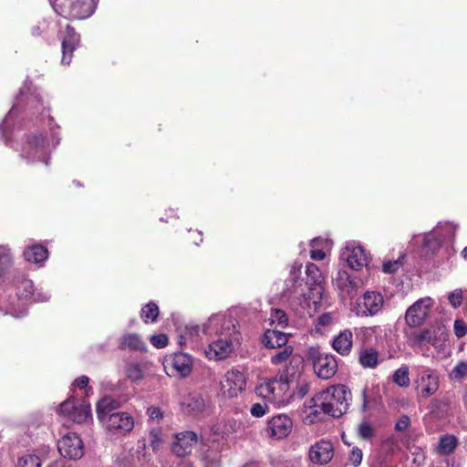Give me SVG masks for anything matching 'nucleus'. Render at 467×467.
<instances>
[{
    "mask_svg": "<svg viewBox=\"0 0 467 467\" xmlns=\"http://www.w3.org/2000/svg\"><path fill=\"white\" fill-rule=\"evenodd\" d=\"M333 284L342 297H351L364 285V280L349 275L346 270H339L333 279Z\"/></svg>",
    "mask_w": 467,
    "mask_h": 467,
    "instance_id": "a211bd4d",
    "label": "nucleus"
},
{
    "mask_svg": "<svg viewBox=\"0 0 467 467\" xmlns=\"http://www.w3.org/2000/svg\"><path fill=\"white\" fill-rule=\"evenodd\" d=\"M24 258L28 263L41 265L48 257L47 249L41 244L28 246L23 253Z\"/></svg>",
    "mask_w": 467,
    "mask_h": 467,
    "instance_id": "473e14b6",
    "label": "nucleus"
},
{
    "mask_svg": "<svg viewBox=\"0 0 467 467\" xmlns=\"http://www.w3.org/2000/svg\"><path fill=\"white\" fill-rule=\"evenodd\" d=\"M212 431L201 453V462L203 467H221V452L225 445L224 436L219 431V428H213Z\"/></svg>",
    "mask_w": 467,
    "mask_h": 467,
    "instance_id": "423d86ee",
    "label": "nucleus"
},
{
    "mask_svg": "<svg viewBox=\"0 0 467 467\" xmlns=\"http://www.w3.org/2000/svg\"><path fill=\"white\" fill-rule=\"evenodd\" d=\"M462 255L467 261V246L462 251Z\"/></svg>",
    "mask_w": 467,
    "mask_h": 467,
    "instance_id": "338daca9",
    "label": "nucleus"
},
{
    "mask_svg": "<svg viewBox=\"0 0 467 467\" xmlns=\"http://www.w3.org/2000/svg\"><path fill=\"white\" fill-rule=\"evenodd\" d=\"M98 0H76L70 8V16L76 19L89 17L96 9Z\"/></svg>",
    "mask_w": 467,
    "mask_h": 467,
    "instance_id": "cd10ccee",
    "label": "nucleus"
},
{
    "mask_svg": "<svg viewBox=\"0 0 467 467\" xmlns=\"http://www.w3.org/2000/svg\"><path fill=\"white\" fill-rule=\"evenodd\" d=\"M17 301L16 304L12 302L6 307V314L15 317H22L26 314V301L34 296V301L43 302L48 300L50 296L47 293H37L34 295L33 282L26 278H22L16 285Z\"/></svg>",
    "mask_w": 467,
    "mask_h": 467,
    "instance_id": "39448f33",
    "label": "nucleus"
},
{
    "mask_svg": "<svg viewBox=\"0 0 467 467\" xmlns=\"http://www.w3.org/2000/svg\"><path fill=\"white\" fill-rule=\"evenodd\" d=\"M467 377V361L459 362L450 372L449 378L452 380H461Z\"/></svg>",
    "mask_w": 467,
    "mask_h": 467,
    "instance_id": "a18cd8bd",
    "label": "nucleus"
},
{
    "mask_svg": "<svg viewBox=\"0 0 467 467\" xmlns=\"http://www.w3.org/2000/svg\"><path fill=\"white\" fill-rule=\"evenodd\" d=\"M167 374L178 378L188 377L192 370V357L185 353H175L165 360Z\"/></svg>",
    "mask_w": 467,
    "mask_h": 467,
    "instance_id": "f3484780",
    "label": "nucleus"
},
{
    "mask_svg": "<svg viewBox=\"0 0 467 467\" xmlns=\"http://www.w3.org/2000/svg\"><path fill=\"white\" fill-rule=\"evenodd\" d=\"M448 300L452 307H459L462 302V291L461 289H455L451 292L448 296Z\"/></svg>",
    "mask_w": 467,
    "mask_h": 467,
    "instance_id": "09e8293b",
    "label": "nucleus"
},
{
    "mask_svg": "<svg viewBox=\"0 0 467 467\" xmlns=\"http://www.w3.org/2000/svg\"><path fill=\"white\" fill-rule=\"evenodd\" d=\"M59 412L77 423H84L91 420L90 405L84 400L74 398L61 403Z\"/></svg>",
    "mask_w": 467,
    "mask_h": 467,
    "instance_id": "ddd939ff",
    "label": "nucleus"
},
{
    "mask_svg": "<svg viewBox=\"0 0 467 467\" xmlns=\"http://www.w3.org/2000/svg\"><path fill=\"white\" fill-rule=\"evenodd\" d=\"M47 467H69L67 465L66 462L62 460H57L50 463Z\"/></svg>",
    "mask_w": 467,
    "mask_h": 467,
    "instance_id": "e2e57ef3",
    "label": "nucleus"
},
{
    "mask_svg": "<svg viewBox=\"0 0 467 467\" xmlns=\"http://www.w3.org/2000/svg\"><path fill=\"white\" fill-rule=\"evenodd\" d=\"M198 436L195 432L186 431L176 435V441L172 442L171 450L179 457L189 454L197 443Z\"/></svg>",
    "mask_w": 467,
    "mask_h": 467,
    "instance_id": "b1692460",
    "label": "nucleus"
},
{
    "mask_svg": "<svg viewBox=\"0 0 467 467\" xmlns=\"http://www.w3.org/2000/svg\"><path fill=\"white\" fill-rule=\"evenodd\" d=\"M271 324H276L281 327H285L288 325V317L282 309H273L270 316Z\"/></svg>",
    "mask_w": 467,
    "mask_h": 467,
    "instance_id": "a19ab883",
    "label": "nucleus"
},
{
    "mask_svg": "<svg viewBox=\"0 0 467 467\" xmlns=\"http://www.w3.org/2000/svg\"><path fill=\"white\" fill-rule=\"evenodd\" d=\"M317 394L328 416L338 418L348 411L351 392L345 385H333Z\"/></svg>",
    "mask_w": 467,
    "mask_h": 467,
    "instance_id": "20e7f679",
    "label": "nucleus"
},
{
    "mask_svg": "<svg viewBox=\"0 0 467 467\" xmlns=\"http://www.w3.org/2000/svg\"><path fill=\"white\" fill-rule=\"evenodd\" d=\"M410 420L408 416L401 417L396 423V429L398 431H404L410 425Z\"/></svg>",
    "mask_w": 467,
    "mask_h": 467,
    "instance_id": "bf43d9fd",
    "label": "nucleus"
},
{
    "mask_svg": "<svg viewBox=\"0 0 467 467\" xmlns=\"http://www.w3.org/2000/svg\"><path fill=\"white\" fill-rule=\"evenodd\" d=\"M433 467H450L448 462H441L439 465Z\"/></svg>",
    "mask_w": 467,
    "mask_h": 467,
    "instance_id": "774afa93",
    "label": "nucleus"
},
{
    "mask_svg": "<svg viewBox=\"0 0 467 467\" xmlns=\"http://www.w3.org/2000/svg\"><path fill=\"white\" fill-rule=\"evenodd\" d=\"M349 462L355 466H358L361 462H362V459H363V453H362V451L358 448V447H354L352 450H351V452L349 454Z\"/></svg>",
    "mask_w": 467,
    "mask_h": 467,
    "instance_id": "603ef678",
    "label": "nucleus"
},
{
    "mask_svg": "<svg viewBox=\"0 0 467 467\" xmlns=\"http://www.w3.org/2000/svg\"><path fill=\"white\" fill-rule=\"evenodd\" d=\"M439 388L440 378L434 369L424 368L418 371L414 379V389L418 398L426 400L433 396Z\"/></svg>",
    "mask_w": 467,
    "mask_h": 467,
    "instance_id": "6e6552de",
    "label": "nucleus"
},
{
    "mask_svg": "<svg viewBox=\"0 0 467 467\" xmlns=\"http://www.w3.org/2000/svg\"><path fill=\"white\" fill-rule=\"evenodd\" d=\"M126 376L131 381H138L143 378L141 367L138 363H130L126 368Z\"/></svg>",
    "mask_w": 467,
    "mask_h": 467,
    "instance_id": "c03bdc74",
    "label": "nucleus"
},
{
    "mask_svg": "<svg viewBox=\"0 0 467 467\" xmlns=\"http://www.w3.org/2000/svg\"><path fill=\"white\" fill-rule=\"evenodd\" d=\"M306 357L312 362L315 373L319 379H330L337 371V361L335 356L320 352L317 348L307 349Z\"/></svg>",
    "mask_w": 467,
    "mask_h": 467,
    "instance_id": "0eeeda50",
    "label": "nucleus"
},
{
    "mask_svg": "<svg viewBox=\"0 0 467 467\" xmlns=\"http://www.w3.org/2000/svg\"><path fill=\"white\" fill-rule=\"evenodd\" d=\"M60 455L70 460L80 459L84 454V445L79 436L74 432L64 435L57 441Z\"/></svg>",
    "mask_w": 467,
    "mask_h": 467,
    "instance_id": "dca6fc26",
    "label": "nucleus"
},
{
    "mask_svg": "<svg viewBox=\"0 0 467 467\" xmlns=\"http://www.w3.org/2000/svg\"><path fill=\"white\" fill-rule=\"evenodd\" d=\"M317 393L312 399L306 401L302 409V418L306 424H313L320 421L327 414V409L321 406V401Z\"/></svg>",
    "mask_w": 467,
    "mask_h": 467,
    "instance_id": "4be33fe9",
    "label": "nucleus"
},
{
    "mask_svg": "<svg viewBox=\"0 0 467 467\" xmlns=\"http://www.w3.org/2000/svg\"><path fill=\"white\" fill-rule=\"evenodd\" d=\"M293 425V420L288 415L279 413L267 420L264 431L270 440L280 441L289 436Z\"/></svg>",
    "mask_w": 467,
    "mask_h": 467,
    "instance_id": "f8f14e48",
    "label": "nucleus"
},
{
    "mask_svg": "<svg viewBox=\"0 0 467 467\" xmlns=\"http://www.w3.org/2000/svg\"><path fill=\"white\" fill-rule=\"evenodd\" d=\"M410 372L407 366H401L393 374V382L401 388H407L410 385Z\"/></svg>",
    "mask_w": 467,
    "mask_h": 467,
    "instance_id": "e433bc0d",
    "label": "nucleus"
},
{
    "mask_svg": "<svg viewBox=\"0 0 467 467\" xmlns=\"http://www.w3.org/2000/svg\"><path fill=\"white\" fill-rule=\"evenodd\" d=\"M287 335L275 329H267L263 337V344L267 348H276L285 346L287 343Z\"/></svg>",
    "mask_w": 467,
    "mask_h": 467,
    "instance_id": "2f4dec72",
    "label": "nucleus"
},
{
    "mask_svg": "<svg viewBox=\"0 0 467 467\" xmlns=\"http://www.w3.org/2000/svg\"><path fill=\"white\" fill-rule=\"evenodd\" d=\"M49 150V142L45 140L42 135H35L30 136L23 145L21 156L31 162L41 161L47 164Z\"/></svg>",
    "mask_w": 467,
    "mask_h": 467,
    "instance_id": "9b49d317",
    "label": "nucleus"
},
{
    "mask_svg": "<svg viewBox=\"0 0 467 467\" xmlns=\"http://www.w3.org/2000/svg\"><path fill=\"white\" fill-rule=\"evenodd\" d=\"M446 339L447 333L443 326L433 327L415 332L411 337L414 344H430L434 348H441Z\"/></svg>",
    "mask_w": 467,
    "mask_h": 467,
    "instance_id": "aec40b11",
    "label": "nucleus"
},
{
    "mask_svg": "<svg viewBox=\"0 0 467 467\" xmlns=\"http://www.w3.org/2000/svg\"><path fill=\"white\" fill-rule=\"evenodd\" d=\"M410 454L412 455V462L417 466V467H420L424 464L425 462V451H423L422 448L420 447H417V446H412L410 449Z\"/></svg>",
    "mask_w": 467,
    "mask_h": 467,
    "instance_id": "49530a36",
    "label": "nucleus"
},
{
    "mask_svg": "<svg viewBox=\"0 0 467 467\" xmlns=\"http://www.w3.org/2000/svg\"><path fill=\"white\" fill-rule=\"evenodd\" d=\"M88 378L86 377V376H81L79 378H78L75 381H74V386L75 387H78L79 389H84L88 386Z\"/></svg>",
    "mask_w": 467,
    "mask_h": 467,
    "instance_id": "052dcab7",
    "label": "nucleus"
},
{
    "mask_svg": "<svg viewBox=\"0 0 467 467\" xmlns=\"http://www.w3.org/2000/svg\"><path fill=\"white\" fill-rule=\"evenodd\" d=\"M150 343L157 348H162L168 344V337L164 334L154 335L150 338Z\"/></svg>",
    "mask_w": 467,
    "mask_h": 467,
    "instance_id": "3c124183",
    "label": "nucleus"
},
{
    "mask_svg": "<svg viewBox=\"0 0 467 467\" xmlns=\"http://www.w3.org/2000/svg\"><path fill=\"white\" fill-rule=\"evenodd\" d=\"M384 297L377 291H367L357 300V315L360 317L375 316L381 311Z\"/></svg>",
    "mask_w": 467,
    "mask_h": 467,
    "instance_id": "2eb2a0df",
    "label": "nucleus"
},
{
    "mask_svg": "<svg viewBox=\"0 0 467 467\" xmlns=\"http://www.w3.org/2000/svg\"><path fill=\"white\" fill-rule=\"evenodd\" d=\"M14 265V256L9 247L0 245V278L5 276Z\"/></svg>",
    "mask_w": 467,
    "mask_h": 467,
    "instance_id": "f704fd0d",
    "label": "nucleus"
},
{
    "mask_svg": "<svg viewBox=\"0 0 467 467\" xmlns=\"http://www.w3.org/2000/svg\"><path fill=\"white\" fill-rule=\"evenodd\" d=\"M183 410L189 413H197L203 410L205 403L204 400L197 395L191 394L182 402Z\"/></svg>",
    "mask_w": 467,
    "mask_h": 467,
    "instance_id": "72a5a7b5",
    "label": "nucleus"
},
{
    "mask_svg": "<svg viewBox=\"0 0 467 467\" xmlns=\"http://www.w3.org/2000/svg\"><path fill=\"white\" fill-rule=\"evenodd\" d=\"M236 325L237 321L225 314H214L202 325L203 334L217 337L204 349L205 357L208 359L224 360L233 353L241 339Z\"/></svg>",
    "mask_w": 467,
    "mask_h": 467,
    "instance_id": "f03ea898",
    "label": "nucleus"
},
{
    "mask_svg": "<svg viewBox=\"0 0 467 467\" xmlns=\"http://www.w3.org/2000/svg\"><path fill=\"white\" fill-rule=\"evenodd\" d=\"M296 374L284 371L273 379H263L255 388V393L268 403L284 407L290 403L295 392L292 384Z\"/></svg>",
    "mask_w": 467,
    "mask_h": 467,
    "instance_id": "7ed1b4c3",
    "label": "nucleus"
},
{
    "mask_svg": "<svg viewBox=\"0 0 467 467\" xmlns=\"http://www.w3.org/2000/svg\"><path fill=\"white\" fill-rule=\"evenodd\" d=\"M334 455L333 444L328 441H319L311 446L309 450V459L316 464H327Z\"/></svg>",
    "mask_w": 467,
    "mask_h": 467,
    "instance_id": "5701e85b",
    "label": "nucleus"
},
{
    "mask_svg": "<svg viewBox=\"0 0 467 467\" xmlns=\"http://www.w3.org/2000/svg\"><path fill=\"white\" fill-rule=\"evenodd\" d=\"M16 467H41V461L35 454H26L18 459Z\"/></svg>",
    "mask_w": 467,
    "mask_h": 467,
    "instance_id": "37998d69",
    "label": "nucleus"
},
{
    "mask_svg": "<svg viewBox=\"0 0 467 467\" xmlns=\"http://www.w3.org/2000/svg\"><path fill=\"white\" fill-rule=\"evenodd\" d=\"M432 306L433 300L431 297L419 299L408 308L405 315L406 323L413 327L420 326L428 317Z\"/></svg>",
    "mask_w": 467,
    "mask_h": 467,
    "instance_id": "6ab92c4d",
    "label": "nucleus"
},
{
    "mask_svg": "<svg viewBox=\"0 0 467 467\" xmlns=\"http://www.w3.org/2000/svg\"><path fill=\"white\" fill-rule=\"evenodd\" d=\"M118 347L121 350L145 351L146 343L137 333H125L118 340Z\"/></svg>",
    "mask_w": 467,
    "mask_h": 467,
    "instance_id": "bb28decb",
    "label": "nucleus"
},
{
    "mask_svg": "<svg viewBox=\"0 0 467 467\" xmlns=\"http://www.w3.org/2000/svg\"><path fill=\"white\" fill-rule=\"evenodd\" d=\"M337 316L336 312H324L314 321L312 332L317 335H324L337 323Z\"/></svg>",
    "mask_w": 467,
    "mask_h": 467,
    "instance_id": "c756f323",
    "label": "nucleus"
},
{
    "mask_svg": "<svg viewBox=\"0 0 467 467\" xmlns=\"http://www.w3.org/2000/svg\"><path fill=\"white\" fill-rule=\"evenodd\" d=\"M340 259L345 261L352 270L360 271L368 268L370 255L358 243L351 241L348 242L342 249Z\"/></svg>",
    "mask_w": 467,
    "mask_h": 467,
    "instance_id": "1a4fd4ad",
    "label": "nucleus"
},
{
    "mask_svg": "<svg viewBox=\"0 0 467 467\" xmlns=\"http://www.w3.org/2000/svg\"><path fill=\"white\" fill-rule=\"evenodd\" d=\"M293 353V348L291 346H285V348L276 352L271 357V362L274 365H281L285 363Z\"/></svg>",
    "mask_w": 467,
    "mask_h": 467,
    "instance_id": "ea45409f",
    "label": "nucleus"
},
{
    "mask_svg": "<svg viewBox=\"0 0 467 467\" xmlns=\"http://www.w3.org/2000/svg\"><path fill=\"white\" fill-rule=\"evenodd\" d=\"M107 432L112 436H125L134 428L133 417L126 411H119L101 422Z\"/></svg>",
    "mask_w": 467,
    "mask_h": 467,
    "instance_id": "4468645a",
    "label": "nucleus"
},
{
    "mask_svg": "<svg viewBox=\"0 0 467 467\" xmlns=\"http://www.w3.org/2000/svg\"><path fill=\"white\" fill-rule=\"evenodd\" d=\"M456 226L451 223H439L432 231L422 236L423 246L431 251L436 250L441 241L453 234Z\"/></svg>",
    "mask_w": 467,
    "mask_h": 467,
    "instance_id": "412c9836",
    "label": "nucleus"
},
{
    "mask_svg": "<svg viewBox=\"0 0 467 467\" xmlns=\"http://www.w3.org/2000/svg\"><path fill=\"white\" fill-rule=\"evenodd\" d=\"M177 467H194L191 462H182Z\"/></svg>",
    "mask_w": 467,
    "mask_h": 467,
    "instance_id": "0e129e2a",
    "label": "nucleus"
},
{
    "mask_svg": "<svg viewBox=\"0 0 467 467\" xmlns=\"http://www.w3.org/2000/svg\"><path fill=\"white\" fill-rule=\"evenodd\" d=\"M148 440L152 450L157 451L162 443L161 430H151L149 433Z\"/></svg>",
    "mask_w": 467,
    "mask_h": 467,
    "instance_id": "de8ad7c7",
    "label": "nucleus"
},
{
    "mask_svg": "<svg viewBox=\"0 0 467 467\" xmlns=\"http://www.w3.org/2000/svg\"><path fill=\"white\" fill-rule=\"evenodd\" d=\"M358 363L363 368L374 369L380 363L379 352L372 347H364L358 353Z\"/></svg>",
    "mask_w": 467,
    "mask_h": 467,
    "instance_id": "c85d7f7f",
    "label": "nucleus"
},
{
    "mask_svg": "<svg viewBox=\"0 0 467 467\" xmlns=\"http://www.w3.org/2000/svg\"><path fill=\"white\" fill-rule=\"evenodd\" d=\"M15 110V109L13 108L9 112L8 114L6 115L5 120H4V124L3 125H5L9 119V118L12 116L13 114V111Z\"/></svg>",
    "mask_w": 467,
    "mask_h": 467,
    "instance_id": "69168bd1",
    "label": "nucleus"
},
{
    "mask_svg": "<svg viewBox=\"0 0 467 467\" xmlns=\"http://www.w3.org/2000/svg\"><path fill=\"white\" fill-rule=\"evenodd\" d=\"M310 390V385L306 381H303L297 385L296 395L299 399H303Z\"/></svg>",
    "mask_w": 467,
    "mask_h": 467,
    "instance_id": "6e6d98bb",
    "label": "nucleus"
},
{
    "mask_svg": "<svg viewBox=\"0 0 467 467\" xmlns=\"http://www.w3.org/2000/svg\"><path fill=\"white\" fill-rule=\"evenodd\" d=\"M457 441L453 436H443L441 438L438 451L440 453L447 455L451 453L456 447Z\"/></svg>",
    "mask_w": 467,
    "mask_h": 467,
    "instance_id": "58836bf2",
    "label": "nucleus"
},
{
    "mask_svg": "<svg viewBox=\"0 0 467 467\" xmlns=\"http://www.w3.org/2000/svg\"><path fill=\"white\" fill-rule=\"evenodd\" d=\"M327 241L321 238H314L310 241V247L311 248H324V245L326 244Z\"/></svg>",
    "mask_w": 467,
    "mask_h": 467,
    "instance_id": "680f3d73",
    "label": "nucleus"
},
{
    "mask_svg": "<svg viewBox=\"0 0 467 467\" xmlns=\"http://www.w3.org/2000/svg\"><path fill=\"white\" fill-rule=\"evenodd\" d=\"M310 257L313 260L321 261V260L325 259L326 253L321 248H311Z\"/></svg>",
    "mask_w": 467,
    "mask_h": 467,
    "instance_id": "13d9d810",
    "label": "nucleus"
},
{
    "mask_svg": "<svg viewBox=\"0 0 467 467\" xmlns=\"http://www.w3.org/2000/svg\"><path fill=\"white\" fill-rule=\"evenodd\" d=\"M148 414L150 417V420H157L159 421L162 418V412L160 408L158 407H150L148 409Z\"/></svg>",
    "mask_w": 467,
    "mask_h": 467,
    "instance_id": "4d7b16f0",
    "label": "nucleus"
},
{
    "mask_svg": "<svg viewBox=\"0 0 467 467\" xmlns=\"http://www.w3.org/2000/svg\"><path fill=\"white\" fill-rule=\"evenodd\" d=\"M353 347V333L350 329H344L336 336L332 342L333 349L341 356H348Z\"/></svg>",
    "mask_w": 467,
    "mask_h": 467,
    "instance_id": "a878e982",
    "label": "nucleus"
},
{
    "mask_svg": "<svg viewBox=\"0 0 467 467\" xmlns=\"http://www.w3.org/2000/svg\"><path fill=\"white\" fill-rule=\"evenodd\" d=\"M246 387V378L238 369L228 370L220 381L219 395L232 399L241 394Z\"/></svg>",
    "mask_w": 467,
    "mask_h": 467,
    "instance_id": "9d476101",
    "label": "nucleus"
},
{
    "mask_svg": "<svg viewBox=\"0 0 467 467\" xmlns=\"http://www.w3.org/2000/svg\"><path fill=\"white\" fill-rule=\"evenodd\" d=\"M66 36L62 40V59L64 65H69L73 51L79 43V36L75 32L74 28L67 26Z\"/></svg>",
    "mask_w": 467,
    "mask_h": 467,
    "instance_id": "393cba45",
    "label": "nucleus"
},
{
    "mask_svg": "<svg viewBox=\"0 0 467 467\" xmlns=\"http://www.w3.org/2000/svg\"><path fill=\"white\" fill-rule=\"evenodd\" d=\"M268 411L266 404L254 403L250 409V412L254 417L260 418L265 415Z\"/></svg>",
    "mask_w": 467,
    "mask_h": 467,
    "instance_id": "8fccbe9b",
    "label": "nucleus"
},
{
    "mask_svg": "<svg viewBox=\"0 0 467 467\" xmlns=\"http://www.w3.org/2000/svg\"><path fill=\"white\" fill-rule=\"evenodd\" d=\"M453 330L457 337H462L467 334V326L462 320L457 319L454 321Z\"/></svg>",
    "mask_w": 467,
    "mask_h": 467,
    "instance_id": "5fc2aeb1",
    "label": "nucleus"
},
{
    "mask_svg": "<svg viewBox=\"0 0 467 467\" xmlns=\"http://www.w3.org/2000/svg\"><path fill=\"white\" fill-rule=\"evenodd\" d=\"M159 316V307L153 303L150 302L141 309L140 317L145 323L149 321L154 322Z\"/></svg>",
    "mask_w": 467,
    "mask_h": 467,
    "instance_id": "4c0bfd02",
    "label": "nucleus"
},
{
    "mask_svg": "<svg viewBox=\"0 0 467 467\" xmlns=\"http://www.w3.org/2000/svg\"><path fill=\"white\" fill-rule=\"evenodd\" d=\"M119 407V403L110 397H104L103 399L99 400L97 403L96 410L99 420L103 422L110 415L119 412V410H117Z\"/></svg>",
    "mask_w": 467,
    "mask_h": 467,
    "instance_id": "7c9ffc66",
    "label": "nucleus"
},
{
    "mask_svg": "<svg viewBox=\"0 0 467 467\" xmlns=\"http://www.w3.org/2000/svg\"><path fill=\"white\" fill-rule=\"evenodd\" d=\"M405 262V255L401 254L398 259L393 261H386L383 263L382 271L386 274L396 273L400 269Z\"/></svg>",
    "mask_w": 467,
    "mask_h": 467,
    "instance_id": "79ce46f5",
    "label": "nucleus"
},
{
    "mask_svg": "<svg viewBox=\"0 0 467 467\" xmlns=\"http://www.w3.org/2000/svg\"><path fill=\"white\" fill-rule=\"evenodd\" d=\"M306 275V284L309 285L308 293L305 292L302 284L296 285L297 281L293 279V290L288 300L289 308L299 317L306 315L312 317L315 313L326 310L330 306L328 296L321 285L324 276L318 266L314 263H307Z\"/></svg>",
    "mask_w": 467,
    "mask_h": 467,
    "instance_id": "f257e3e1",
    "label": "nucleus"
},
{
    "mask_svg": "<svg viewBox=\"0 0 467 467\" xmlns=\"http://www.w3.org/2000/svg\"><path fill=\"white\" fill-rule=\"evenodd\" d=\"M374 431L371 425L363 422L358 427V434L363 439H370L373 436Z\"/></svg>",
    "mask_w": 467,
    "mask_h": 467,
    "instance_id": "864d4df0",
    "label": "nucleus"
},
{
    "mask_svg": "<svg viewBox=\"0 0 467 467\" xmlns=\"http://www.w3.org/2000/svg\"><path fill=\"white\" fill-rule=\"evenodd\" d=\"M200 327L197 325H188L184 327L183 332L179 336L178 343L180 346L186 345L189 341H193L200 333Z\"/></svg>",
    "mask_w": 467,
    "mask_h": 467,
    "instance_id": "c9c22d12",
    "label": "nucleus"
}]
</instances>
